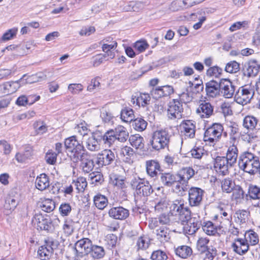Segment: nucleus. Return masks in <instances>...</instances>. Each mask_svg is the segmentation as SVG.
<instances>
[{
    "label": "nucleus",
    "instance_id": "obj_20",
    "mask_svg": "<svg viewBox=\"0 0 260 260\" xmlns=\"http://www.w3.org/2000/svg\"><path fill=\"white\" fill-rule=\"evenodd\" d=\"M79 161L81 162L80 167L85 173H88L91 172L94 167V161L87 152L83 153L79 156L78 162Z\"/></svg>",
    "mask_w": 260,
    "mask_h": 260
},
{
    "label": "nucleus",
    "instance_id": "obj_17",
    "mask_svg": "<svg viewBox=\"0 0 260 260\" xmlns=\"http://www.w3.org/2000/svg\"><path fill=\"white\" fill-rule=\"evenodd\" d=\"M260 65L255 59H251L245 63L243 68V73L247 77H254L258 74Z\"/></svg>",
    "mask_w": 260,
    "mask_h": 260
},
{
    "label": "nucleus",
    "instance_id": "obj_55",
    "mask_svg": "<svg viewBox=\"0 0 260 260\" xmlns=\"http://www.w3.org/2000/svg\"><path fill=\"white\" fill-rule=\"evenodd\" d=\"M170 205L169 201L166 199H162L155 206V210L158 212L167 211Z\"/></svg>",
    "mask_w": 260,
    "mask_h": 260
},
{
    "label": "nucleus",
    "instance_id": "obj_29",
    "mask_svg": "<svg viewBox=\"0 0 260 260\" xmlns=\"http://www.w3.org/2000/svg\"><path fill=\"white\" fill-rule=\"evenodd\" d=\"M207 95L211 98L219 95L220 91V82L218 83L214 80H211L206 84Z\"/></svg>",
    "mask_w": 260,
    "mask_h": 260
},
{
    "label": "nucleus",
    "instance_id": "obj_19",
    "mask_svg": "<svg viewBox=\"0 0 260 260\" xmlns=\"http://www.w3.org/2000/svg\"><path fill=\"white\" fill-rule=\"evenodd\" d=\"M171 220L169 214H161L158 217L151 218L149 219V227L151 230H154L159 226H167L170 224Z\"/></svg>",
    "mask_w": 260,
    "mask_h": 260
},
{
    "label": "nucleus",
    "instance_id": "obj_59",
    "mask_svg": "<svg viewBox=\"0 0 260 260\" xmlns=\"http://www.w3.org/2000/svg\"><path fill=\"white\" fill-rule=\"evenodd\" d=\"M236 214L237 215L238 221L241 223H243L248 220L249 212L244 210H239L236 212Z\"/></svg>",
    "mask_w": 260,
    "mask_h": 260
},
{
    "label": "nucleus",
    "instance_id": "obj_47",
    "mask_svg": "<svg viewBox=\"0 0 260 260\" xmlns=\"http://www.w3.org/2000/svg\"><path fill=\"white\" fill-rule=\"evenodd\" d=\"M221 184L222 191L226 193L231 192L235 186V183L229 178L222 180Z\"/></svg>",
    "mask_w": 260,
    "mask_h": 260
},
{
    "label": "nucleus",
    "instance_id": "obj_28",
    "mask_svg": "<svg viewBox=\"0 0 260 260\" xmlns=\"http://www.w3.org/2000/svg\"><path fill=\"white\" fill-rule=\"evenodd\" d=\"M233 250L239 255L245 254L249 249V244L244 239L238 238L232 245Z\"/></svg>",
    "mask_w": 260,
    "mask_h": 260
},
{
    "label": "nucleus",
    "instance_id": "obj_7",
    "mask_svg": "<svg viewBox=\"0 0 260 260\" xmlns=\"http://www.w3.org/2000/svg\"><path fill=\"white\" fill-rule=\"evenodd\" d=\"M223 131L222 125L219 123H214L208 127L204 133V140L211 143L218 141Z\"/></svg>",
    "mask_w": 260,
    "mask_h": 260
},
{
    "label": "nucleus",
    "instance_id": "obj_9",
    "mask_svg": "<svg viewBox=\"0 0 260 260\" xmlns=\"http://www.w3.org/2000/svg\"><path fill=\"white\" fill-rule=\"evenodd\" d=\"M183 108L178 100H173L168 104L167 116L170 119H180L182 117Z\"/></svg>",
    "mask_w": 260,
    "mask_h": 260
},
{
    "label": "nucleus",
    "instance_id": "obj_51",
    "mask_svg": "<svg viewBox=\"0 0 260 260\" xmlns=\"http://www.w3.org/2000/svg\"><path fill=\"white\" fill-rule=\"evenodd\" d=\"M5 203V206L7 209H14L18 205V197L10 194L7 197Z\"/></svg>",
    "mask_w": 260,
    "mask_h": 260
},
{
    "label": "nucleus",
    "instance_id": "obj_21",
    "mask_svg": "<svg viewBox=\"0 0 260 260\" xmlns=\"http://www.w3.org/2000/svg\"><path fill=\"white\" fill-rule=\"evenodd\" d=\"M159 179L164 186L171 187L175 183H178V176L172 172H159Z\"/></svg>",
    "mask_w": 260,
    "mask_h": 260
},
{
    "label": "nucleus",
    "instance_id": "obj_12",
    "mask_svg": "<svg viewBox=\"0 0 260 260\" xmlns=\"http://www.w3.org/2000/svg\"><path fill=\"white\" fill-rule=\"evenodd\" d=\"M188 202L191 207L199 206L203 200L204 190L197 187H191L188 191Z\"/></svg>",
    "mask_w": 260,
    "mask_h": 260
},
{
    "label": "nucleus",
    "instance_id": "obj_2",
    "mask_svg": "<svg viewBox=\"0 0 260 260\" xmlns=\"http://www.w3.org/2000/svg\"><path fill=\"white\" fill-rule=\"evenodd\" d=\"M170 135L166 129H158L154 131L150 141L152 148L156 151H159L168 147Z\"/></svg>",
    "mask_w": 260,
    "mask_h": 260
},
{
    "label": "nucleus",
    "instance_id": "obj_35",
    "mask_svg": "<svg viewBox=\"0 0 260 260\" xmlns=\"http://www.w3.org/2000/svg\"><path fill=\"white\" fill-rule=\"evenodd\" d=\"M243 126L249 131L258 129V119L253 116H246L243 119Z\"/></svg>",
    "mask_w": 260,
    "mask_h": 260
},
{
    "label": "nucleus",
    "instance_id": "obj_61",
    "mask_svg": "<svg viewBox=\"0 0 260 260\" xmlns=\"http://www.w3.org/2000/svg\"><path fill=\"white\" fill-rule=\"evenodd\" d=\"M17 31L18 29L16 28L9 29L3 35L1 38L2 40L3 41H7L12 39L16 36Z\"/></svg>",
    "mask_w": 260,
    "mask_h": 260
},
{
    "label": "nucleus",
    "instance_id": "obj_14",
    "mask_svg": "<svg viewBox=\"0 0 260 260\" xmlns=\"http://www.w3.org/2000/svg\"><path fill=\"white\" fill-rule=\"evenodd\" d=\"M32 222L41 230L49 231L51 228V218L46 214L36 213L32 219Z\"/></svg>",
    "mask_w": 260,
    "mask_h": 260
},
{
    "label": "nucleus",
    "instance_id": "obj_44",
    "mask_svg": "<svg viewBox=\"0 0 260 260\" xmlns=\"http://www.w3.org/2000/svg\"><path fill=\"white\" fill-rule=\"evenodd\" d=\"M175 253L178 256L186 258L191 254L192 249L186 245L181 246L175 249Z\"/></svg>",
    "mask_w": 260,
    "mask_h": 260
},
{
    "label": "nucleus",
    "instance_id": "obj_23",
    "mask_svg": "<svg viewBox=\"0 0 260 260\" xmlns=\"http://www.w3.org/2000/svg\"><path fill=\"white\" fill-rule=\"evenodd\" d=\"M220 91L225 98H231L235 91V86L228 79H222L220 80Z\"/></svg>",
    "mask_w": 260,
    "mask_h": 260
},
{
    "label": "nucleus",
    "instance_id": "obj_52",
    "mask_svg": "<svg viewBox=\"0 0 260 260\" xmlns=\"http://www.w3.org/2000/svg\"><path fill=\"white\" fill-rule=\"evenodd\" d=\"M91 183L94 185H99L102 184L104 182V177L103 175L99 172H92L89 174Z\"/></svg>",
    "mask_w": 260,
    "mask_h": 260
},
{
    "label": "nucleus",
    "instance_id": "obj_50",
    "mask_svg": "<svg viewBox=\"0 0 260 260\" xmlns=\"http://www.w3.org/2000/svg\"><path fill=\"white\" fill-rule=\"evenodd\" d=\"M209 242V239L206 237H200L197 242V248L202 253L208 250V244Z\"/></svg>",
    "mask_w": 260,
    "mask_h": 260
},
{
    "label": "nucleus",
    "instance_id": "obj_10",
    "mask_svg": "<svg viewBox=\"0 0 260 260\" xmlns=\"http://www.w3.org/2000/svg\"><path fill=\"white\" fill-rule=\"evenodd\" d=\"M213 164L215 171L222 176L228 175L229 169L234 166L232 163H230V161L224 156H220L216 157L214 160Z\"/></svg>",
    "mask_w": 260,
    "mask_h": 260
},
{
    "label": "nucleus",
    "instance_id": "obj_6",
    "mask_svg": "<svg viewBox=\"0 0 260 260\" xmlns=\"http://www.w3.org/2000/svg\"><path fill=\"white\" fill-rule=\"evenodd\" d=\"M254 95V87L246 85L239 88L235 95L234 100L239 104L245 105L250 102Z\"/></svg>",
    "mask_w": 260,
    "mask_h": 260
},
{
    "label": "nucleus",
    "instance_id": "obj_18",
    "mask_svg": "<svg viewBox=\"0 0 260 260\" xmlns=\"http://www.w3.org/2000/svg\"><path fill=\"white\" fill-rule=\"evenodd\" d=\"M84 141L88 150L91 151H98L100 149V132H95L87 139L85 138Z\"/></svg>",
    "mask_w": 260,
    "mask_h": 260
},
{
    "label": "nucleus",
    "instance_id": "obj_58",
    "mask_svg": "<svg viewBox=\"0 0 260 260\" xmlns=\"http://www.w3.org/2000/svg\"><path fill=\"white\" fill-rule=\"evenodd\" d=\"M151 260H166L168 256L165 252L161 250L154 251L151 255Z\"/></svg>",
    "mask_w": 260,
    "mask_h": 260
},
{
    "label": "nucleus",
    "instance_id": "obj_53",
    "mask_svg": "<svg viewBox=\"0 0 260 260\" xmlns=\"http://www.w3.org/2000/svg\"><path fill=\"white\" fill-rule=\"evenodd\" d=\"M240 70V64L236 61L228 62L225 67V71L230 73H236Z\"/></svg>",
    "mask_w": 260,
    "mask_h": 260
},
{
    "label": "nucleus",
    "instance_id": "obj_42",
    "mask_svg": "<svg viewBox=\"0 0 260 260\" xmlns=\"http://www.w3.org/2000/svg\"><path fill=\"white\" fill-rule=\"evenodd\" d=\"M202 225L203 230L208 235L214 236L217 233V226H215L211 221L204 222Z\"/></svg>",
    "mask_w": 260,
    "mask_h": 260
},
{
    "label": "nucleus",
    "instance_id": "obj_8",
    "mask_svg": "<svg viewBox=\"0 0 260 260\" xmlns=\"http://www.w3.org/2000/svg\"><path fill=\"white\" fill-rule=\"evenodd\" d=\"M170 208L172 214L178 215L181 220L189 218L190 210L187 207H185L184 201L182 199L175 200Z\"/></svg>",
    "mask_w": 260,
    "mask_h": 260
},
{
    "label": "nucleus",
    "instance_id": "obj_34",
    "mask_svg": "<svg viewBox=\"0 0 260 260\" xmlns=\"http://www.w3.org/2000/svg\"><path fill=\"white\" fill-rule=\"evenodd\" d=\"M50 185V181L48 177L45 174H41L39 176L37 177L35 185L37 189L40 190H44L46 189Z\"/></svg>",
    "mask_w": 260,
    "mask_h": 260
},
{
    "label": "nucleus",
    "instance_id": "obj_16",
    "mask_svg": "<svg viewBox=\"0 0 260 260\" xmlns=\"http://www.w3.org/2000/svg\"><path fill=\"white\" fill-rule=\"evenodd\" d=\"M114 153L110 149H105L97 155L96 164L99 167L111 164L115 159Z\"/></svg>",
    "mask_w": 260,
    "mask_h": 260
},
{
    "label": "nucleus",
    "instance_id": "obj_41",
    "mask_svg": "<svg viewBox=\"0 0 260 260\" xmlns=\"http://www.w3.org/2000/svg\"><path fill=\"white\" fill-rule=\"evenodd\" d=\"M93 202L96 207L100 210L104 209L108 205L107 198L101 194H98L94 196Z\"/></svg>",
    "mask_w": 260,
    "mask_h": 260
},
{
    "label": "nucleus",
    "instance_id": "obj_60",
    "mask_svg": "<svg viewBox=\"0 0 260 260\" xmlns=\"http://www.w3.org/2000/svg\"><path fill=\"white\" fill-rule=\"evenodd\" d=\"M222 69L217 66L210 67L207 71V75L209 76L218 77L221 74Z\"/></svg>",
    "mask_w": 260,
    "mask_h": 260
},
{
    "label": "nucleus",
    "instance_id": "obj_33",
    "mask_svg": "<svg viewBox=\"0 0 260 260\" xmlns=\"http://www.w3.org/2000/svg\"><path fill=\"white\" fill-rule=\"evenodd\" d=\"M235 143H231L232 145L229 147L226 156H224L225 158L230 161V163H232L234 165L236 163L238 155V150Z\"/></svg>",
    "mask_w": 260,
    "mask_h": 260
},
{
    "label": "nucleus",
    "instance_id": "obj_32",
    "mask_svg": "<svg viewBox=\"0 0 260 260\" xmlns=\"http://www.w3.org/2000/svg\"><path fill=\"white\" fill-rule=\"evenodd\" d=\"M192 2L190 0H174L169 7V9L173 12L179 11L184 8L192 6Z\"/></svg>",
    "mask_w": 260,
    "mask_h": 260
},
{
    "label": "nucleus",
    "instance_id": "obj_11",
    "mask_svg": "<svg viewBox=\"0 0 260 260\" xmlns=\"http://www.w3.org/2000/svg\"><path fill=\"white\" fill-rule=\"evenodd\" d=\"M92 245V241L88 238H83L77 241L74 247L76 256L82 257L89 254Z\"/></svg>",
    "mask_w": 260,
    "mask_h": 260
},
{
    "label": "nucleus",
    "instance_id": "obj_56",
    "mask_svg": "<svg viewBox=\"0 0 260 260\" xmlns=\"http://www.w3.org/2000/svg\"><path fill=\"white\" fill-rule=\"evenodd\" d=\"M248 194L252 199H260V187L256 185H251L249 187Z\"/></svg>",
    "mask_w": 260,
    "mask_h": 260
},
{
    "label": "nucleus",
    "instance_id": "obj_43",
    "mask_svg": "<svg viewBox=\"0 0 260 260\" xmlns=\"http://www.w3.org/2000/svg\"><path fill=\"white\" fill-rule=\"evenodd\" d=\"M150 96L147 93H141L137 98H133L134 104L135 103L139 106L145 107L149 104Z\"/></svg>",
    "mask_w": 260,
    "mask_h": 260
},
{
    "label": "nucleus",
    "instance_id": "obj_45",
    "mask_svg": "<svg viewBox=\"0 0 260 260\" xmlns=\"http://www.w3.org/2000/svg\"><path fill=\"white\" fill-rule=\"evenodd\" d=\"M134 111L132 109L124 108L121 111V118L126 122H130L134 119Z\"/></svg>",
    "mask_w": 260,
    "mask_h": 260
},
{
    "label": "nucleus",
    "instance_id": "obj_48",
    "mask_svg": "<svg viewBox=\"0 0 260 260\" xmlns=\"http://www.w3.org/2000/svg\"><path fill=\"white\" fill-rule=\"evenodd\" d=\"M40 207L42 210L46 212L49 213L53 211L55 209V202L51 199H45L41 203Z\"/></svg>",
    "mask_w": 260,
    "mask_h": 260
},
{
    "label": "nucleus",
    "instance_id": "obj_57",
    "mask_svg": "<svg viewBox=\"0 0 260 260\" xmlns=\"http://www.w3.org/2000/svg\"><path fill=\"white\" fill-rule=\"evenodd\" d=\"M75 131L83 137L88 136L90 131L85 125V123H81L75 127Z\"/></svg>",
    "mask_w": 260,
    "mask_h": 260
},
{
    "label": "nucleus",
    "instance_id": "obj_15",
    "mask_svg": "<svg viewBox=\"0 0 260 260\" xmlns=\"http://www.w3.org/2000/svg\"><path fill=\"white\" fill-rule=\"evenodd\" d=\"M57 247V244L52 240L48 239L45 240L44 245L40 246L38 250V254L42 259H47L51 256L53 249Z\"/></svg>",
    "mask_w": 260,
    "mask_h": 260
},
{
    "label": "nucleus",
    "instance_id": "obj_39",
    "mask_svg": "<svg viewBox=\"0 0 260 260\" xmlns=\"http://www.w3.org/2000/svg\"><path fill=\"white\" fill-rule=\"evenodd\" d=\"M131 145L137 149H142L144 148V139L139 134L131 135L129 138Z\"/></svg>",
    "mask_w": 260,
    "mask_h": 260
},
{
    "label": "nucleus",
    "instance_id": "obj_24",
    "mask_svg": "<svg viewBox=\"0 0 260 260\" xmlns=\"http://www.w3.org/2000/svg\"><path fill=\"white\" fill-rule=\"evenodd\" d=\"M191 212L190 211L189 218L185 220V218L182 220V222H186L185 226L186 231H187L188 234L192 235L194 234L201 225V221L199 219V217H191Z\"/></svg>",
    "mask_w": 260,
    "mask_h": 260
},
{
    "label": "nucleus",
    "instance_id": "obj_40",
    "mask_svg": "<svg viewBox=\"0 0 260 260\" xmlns=\"http://www.w3.org/2000/svg\"><path fill=\"white\" fill-rule=\"evenodd\" d=\"M151 239L147 235H143L139 237L136 242V246L138 250H144L147 249L150 245Z\"/></svg>",
    "mask_w": 260,
    "mask_h": 260
},
{
    "label": "nucleus",
    "instance_id": "obj_26",
    "mask_svg": "<svg viewBox=\"0 0 260 260\" xmlns=\"http://www.w3.org/2000/svg\"><path fill=\"white\" fill-rule=\"evenodd\" d=\"M174 89L172 86L165 85L153 88L151 94L154 99H159L163 96H167L173 93Z\"/></svg>",
    "mask_w": 260,
    "mask_h": 260
},
{
    "label": "nucleus",
    "instance_id": "obj_22",
    "mask_svg": "<svg viewBox=\"0 0 260 260\" xmlns=\"http://www.w3.org/2000/svg\"><path fill=\"white\" fill-rule=\"evenodd\" d=\"M146 172L152 178H156L162 172L159 162L155 160H148L146 162Z\"/></svg>",
    "mask_w": 260,
    "mask_h": 260
},
{
    "label": "nucleus",
    "instance_id": "obj_62",
    "mask_svg": "<svg viewBox=\"0 0 260 260\" xmlns=\"http://www.w3.org/2000/svg\"><path fill=\"white\" fill-rule=\"evenodd\" d=\"M230 143H235L239 134V128L237 126L232 125L230 126Z\"/></svg>",
    "mask_w": 260,
    "mask_h": 260
},
{
    "label": "nucleus",
    "instance_id": "obj_30",
    "mask_svg": "<svg viewBox=\"0 0 260 260\" xmlns=\"http://www.w3.org/2000/svg\"><path fill=\"white\" fill-rule=\"evenodd\" d=\"M154 230L156 238L160 242H166L170 240V231L167 226H159Z\"/></svg>",
    "mask_w": 260,
    "mask_h": 260
},
{
    "label": "nucleus",
    "instance_id": "obj_27",
    "mask_svg": "<svg viewBox=\"0 0 260 260\" xmlns=\"http://www.w3.org/2000/svg\"><path fill=\"white\" fill-rule=\"evenodd\" d=\"M108 214L112 218L123 220L129 216V211L122 207L119 206L111 208L109 210Z\"/></svg>",
    "mask_w": 260,
    "mask_h": 260
},
{
    "label": "nucleus",
    "instance_id": "obj_13",
    "mask_svg": "<svg viewBox=\"0 0 260 260\" xmlns=\"http://www.w3.org/2000/svg\"><path fill=\"white\" fill-rule=\"evenodd\" d=\"M214 108V106L208 100H201L196 112L202 118H208L213 115Z\"/></svg>",
    "mask_w": 260,
    "mask_h": 260
},
{
    "label": "nucleus",
    "instance_id": "obj_37",
    "mask_svg": "<svg viewBox=\"0 0 260 260\" xmlns=\"http://www.w3.org/2000/svg\"><path fill=\"white\" fill-rule=\"evenodd\" d=\"M115 140L121 142H124L128 137V133L125 127L122 125H118L114 130Z\"/></svg>",
    "mask_w": 260,
    "mask_h": 260
},
{
    "label": "nucleus",
    "instance_id": "obj_25",
    "mask_svg": "<svg viewBox=\"0 0 260 260\" xmlns=\"http://www.w3.org/2000/svg\"><path fill=\"white\" fill-rule=\"evenodd\" d=\"M181 133L185 139H192L195 137L196 125L191 120H186L183 122L180 125Z\"/></svg>",
    "mask_w": 260,
    "mask_h": 260
},
{
    "label": "nucleus",
    "instance_id": "obj_46",
    "mask_svg": "<svg viewBox=\"0 0 260 260\" xmlns=\"http://www.w3.org/2000/svg\"><path fill=\"white\" fill-rule=\"evenodd\" d=\"M244 239L248 243H249L251 245H255L259 242L258 235L252 230L246 232Z\"/></svg>",
    "mask_w": 260,
    "mask_h": 260
},
{
    "label": "nucleus",
    "instance_id": "obj_3",
    "mask_svg": "<svg viewBox=\"0 0 260 260\" xmlns=\"http://www.w3.org/2000/svg\"><path fill=\"white\" fill-rule=\"evenodd\" d=\"M178 183L176 185L175 189L179 194H182L188 188V180L194 175V171L191 167L183 168L177 173Z\"/></svg>",
    "mask_w": 260,
    "mask_h": 260
},
{
    "label": "nucleus",
    "instance_id": "obj_1",
    "mask_svg": "<svg viewBox=\"0 0 260 260\" xmlns=\"http://www.w3.org/2000/svg\"><path fill=\"white\" fill-rule=\"evenodd\" d=\"M239 166L244 172L251 175L255 174L260 169L259 157L251 152L245 151L239 157Z\"/></svg>",
    "mask_w": 260,
    "mask_h": 260
},
{
    "label": "nucleus",
    "instance_id": "obj_49",
    "mask_svg": "<svg viewBox=\"0 0 260 260\" xmlns=\"http://www.w3.org/2000/svg\"><path fill=\"white\" fill-rule=\"evenodd\" d=\"M73 184L79 192H83L87 185L86 179L83 177H78L76 180H73Z\"/></svg>",
    "mask_w": 260,
    "mask_h": 260
},
{
    "label": "nucleus",
    "instance_id": "obj_38",
    "mask_svg": "<svg viewBox=\"0 0 260 260\" xmlns=\"http://www.w3.org/2000/svg\"><path fill=\"white\" fill-rule=\"evenodd\" d=\"M115 138L113 129L107 131L103 135L100 132V141H103L106 146L110 147L116 140Z\"/></svg>",
    "mask_w": 260,
    "mask_h": 260
},
{
    "label": "nucleus",
    "instance_id": "obj_5",
    "mask_svg": "<svg viewBox=\"0 0 260 260\" xmlns=\"http://www.w3.org/2000/svg\"><path fill=\"white\" fill-rule=\"evenodd\" d=\"M132 188L140 197H147L153 191L149 182L144 178L140 177L133 178L131 182Z\"/></svg>",
    "mask_w": 260,
    "mask_h": 260
},
{
    "label": "nucleus",
    "instance_id": "obj_36",
    "mask_svg": "<svg viewBox=\"0 0 260 260\" xmlns=\"http://www.w3.org/2000/svg\"><path fill=\"white\" fill-rule=\"evenodd\" d=\"M90 250L89 254L94 260L103 258L106 254L104 248L98 245H92Z\"/></svg>",
    "mask_w": 260,
    "mask_h": 260
},
{
    "label": "nucleus",
    "instance_id": "obj_4",
    "mask_svg": "<svg viewBox=\"0 0 260 260\" xmlns=\"http://www.w3.org/2000/svg\"><path fill=\"white\" fill-rule=\"evenodd\" d=\"M64 146L71 152V158L74 162H77L79 156L85 153L82 143L77 139L75 136L70 137L64 141Z\"/></svg>",
    "mask_w": 260,
    "mask_h": 260
},
{
    "label": "nucleus",
    "instance_id": "obj_54",
    "mask_svg": "<svg viewBox=\"0 0 260 260\" xmlns=\"http://www.w3.org/2000/svg\"><path fill=\"white\" fill-rule=\"evenodd\" d=\"M133 125L136 130L142 132L146 129L147 123L143 119L138 118L134 120Z\"/></svg>",
    "mask_w": 260,
    "mask_h": 260
},
{
    "label": "nucleus",
    "instance_id": "obj_63",
    "mask_svg": "<svg viewBox=\"0 0 260 260\" xmlns=\"http://www.w3.org/2000/svg\"><path fill=\"white\" fill-rule=\"evenodd\" d=\"M57 154L52 152V150L49 151L46 154L45 158L46 162L50 165H54L56 161Z\"/></svg>",
    "mask_w": 260,
    "mask_h": 260
},
{
    "label": "nucleus",
    "instance_id": "obj_31",
    "mask_svg": "<svg viewBox=\"0 0 260 260\" xmlns=\"http://www.w3.org/2000/svg\"><path fill=\"white\" fill-rule=\"evenodd\" d=\"M26 77V75H24L21 79L17 81L9 82L4 84V85L6 90V91L4 92V94L8 95L16 92L21 85H22L21 82L23 81L24 77Z\"/></svg>",
    "mask_w": 260,
    "mask_h": 260
},
{
    "label": "nucleus",
    "instance_id": "obj_64",
    "mask_svg": "<svg viewBox=\"0 0 260 260\" xmlns=\"http://www.w3.org/2000/svg\"><path fill=\"white\" fill-rule=\"evenodd\" d=\"M72 210L70 205L68 203H62L60 205L59 210L62 216H67Z\"/></svg>",
    "mask_w": 260,
    "mask_h": 260
}]
</instances>
